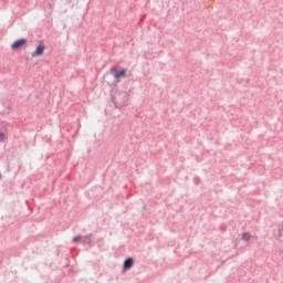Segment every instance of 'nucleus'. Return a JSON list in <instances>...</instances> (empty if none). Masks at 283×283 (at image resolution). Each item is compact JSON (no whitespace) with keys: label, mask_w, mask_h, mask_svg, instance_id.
I'll return each instance as SVG.
<instances>
[{"label":"nucleus","mask_w":283,"mask_h":283,"mask_svg":"<svg viewBox=\"0 0 283 283\" xmlns=\"http://www.w3.org/2000/svg\"><path fill=\"white\" fill-rule=\"evenodd\" d=\"M0 180H1V174H0Z\"/></svg>","instance_id":"nucleus-8"},{"label":"nucleus","mask_w":283,"mask_h":283,"mask_svg":"<svg viewBox=\"0 0 283 283\" xmlns=\"http://www.w3.org/2000/svg\"><path fill=\"white\" fill-rule=\"evenodd\" d=\"M81 240H83V237H75L73 239V242H81Z\"/></svg>","instance_id":"nucleus-6"},{"label":"nucleus","mask_w":283,"mask_h":283,"mask_svg":"<svg viewBox=\"0 0 283 283\" xmlns=\"http://www.w3.org/2000/svg\"><path fill=\"white\" fill-rule=\"evenodd\" d=\"M125 70H122V71H115L114 72V76L116 77V78H123V76H125Z\"/></svg>","instance_id":"nucleus-4"},{"label":"nucleus","mask_w":283,"mask_h":283,"mask_svg":"<svg viewBox=\"0 0 283 283\" xmlns=\"http://www.w3.org/2000/svg\"><path fill=\"white\" fill-rule=\"evenodd\" d=\"M242 240H245V242H249V240H251V234L249 232L243 233Z\"/></svg>","instance_id":"nucleus-5"},{"label":"nucleus","mask_w":283,"mask_h":283,"mask_svg":"<svg viewBox=\"0 0 283 283\" xmlns=\"http://www.w3.org/2000/svg\"><path fill=\"white\" fill-rule=\"evenodd\" d=\"M25 43H28V40H25V39L17 40L15 42H13L11 44V49L19 50V48H23V45H25Z\"/></svg>","instance_id":"nucleus-2"},{"label":"nucleus","mask_w":283,"mask_h":283,"mask_svg":"<svg viewBox=\"0 0 283 283\" xmlns=\"http://www.w3.org/2000/svg\"><path fill=\"white\" fill-rule=\"evenodd\" d=\"M6 138V134L0 133V140H3Z\"/></svg>","instance_id":"nucleus-7"},{"label":"nucleus","mask_w":283,"mask_h":283,"mask_svg":"<svg viewBox=\"0 0 283 283\" xmlns=\"http://www.w3.org/2000/svg\"><path fill=\"white\" fill-rule=\"evenodd\" d=\"M43 52H45V44L43 42H41L35 51L31 54L33 57H36V56H43Z\"/></svg>","instance_id":"nucleus-1"},{"label":"nucleus","mask_w":283,"mask_h":283,"mask_svg":"<svg viewBox=\"0 0 283 283\" xmlns=\"http://www.w3.org/2000/svg\"><path fill=\"white\" fill-rule=\"evenodd\" d=\"M134 266V260L133 259H127L124 263V269H132Z\"/></svg>","instance_id":"nucleus-3"}]
</instances>
